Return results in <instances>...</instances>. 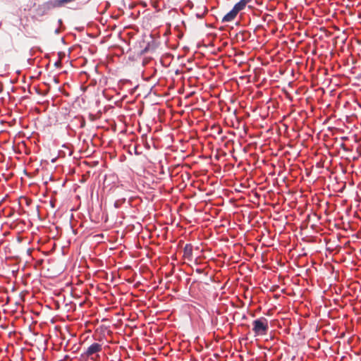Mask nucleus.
<instances>
[{"label": "nucleus", "mask_w": 361, "mask_h": 361, "mask_svg": "<svg viewBox=\"0 0 361 361\" xmlns=\"http://www.w3.org/2000/svg\"><path fill=\"white\" fill-rule=\"evenodd\" d=\"M252 331L255 336H264L269 331V322L265 317H259L252 322Z\"/></svg>", "instance_id": "obj_1"}, {"label": "nucleus", "mask_w": 361, "mask_h": 361, "mask_svg": "<svg viewBox=\"0 0 361 361\" xmlns=\"http://www.w3.org/2000/svg\"><path fill=\"white\" fill-rule=\"evenodd\" d=\"M245 6L246 5L245 4L244 1L240 0L233 6V8L238 13L239 11L243 10Z\"/></svg>", "instance_id": "obj_4"}, {"label": "nucleus", "mask_w": 361, "mask_h": 361, "mask_svg": "<svg viewBox=\"0 0 361 361\" xmlns=\"http://www.w3.org/2000/svg\"><path fill=\"white\" fill-rule=\"evenodd\" d=\"M102 350V346L101 344L97 343H94L92 345H90L86 350L85 355L87 357H90L93 355L95 353H97Z\"/></svg>", "instance_id": "obj_2"}, {"label": "nucleus", "mask_w": 361, "mask_h": 361, "mask_svg": "<svg viewBox=\"0 0 361 361\" xmlns=\"http://www.w3.org/2000/svg\"><path fill=\"white\" fill-rule=\"evenodd\" d=\"M238 13L233 8L227 14H226L223 19V22H231L234 20Z\"/></svg>", "instance_id": "obj_3"}]
</instances>
